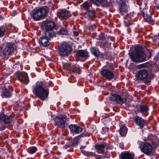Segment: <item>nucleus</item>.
I'll return each instance as SVG.
<instances>
[{
  "mask_svg": "<svg viewBox=\"0 0 159 159\" xmlns=\"http://www.w3.org/2000/svg\"><path fill=\"white\" fill-rule=\"evenodd\" d=\"M143 140L145 141L142 147L139 146L141 151L145 154L150 155L153 150V147L152 144L155 146H159V142L157 137L152 134H149L148 136L143 138Z\"/></svg>",
  "mask_w": 159,
  "mask_h": 159,
  "instance_id": "nucleus-1",
  "label": "nucleus"
},
{
  "mask_svg": "<svg viewBox=\"0 0 159 159\" xmlns=\"http://www.w3.org/2000/svg\"><path fill=\"white\" fill-rule=\"evenodd\" d=\"M129 56L132 61L134 62H141L144 61L146 57L144 53L143 49L140 46L135 47V53H131Z\"/></svg>",
  "mask_w": 159,
  "mask_h": 159,
  "instance_id": "nucleus-2",
  "label": "nucleus"
},
{
  "mask_svg": "<svg viewBox=\"0 0 159 159\" xmlns=\"http://www.w3.org/2000/svg\"><path fill=\"white\" fill-rule=\"evenodd\" d=\"M137 78L139 80L143 81L145 84L148 85L150 84L151 80L154 78V75L149 74L147 70H142L138 72L137 75Z\"/></svg>",
  "mask_w": 159,
  "mask_h": 159,
  "instance_id": "nucleus-3",
  "label": "nucleus"
},
{
  "mask_svg": "<svg viewBox=\"0 0 159 159\" xmlns=\"http://www.w3.org/2000/svg\"><path fill=\"white\" fill-rule=\"evenodd\" d=\"M33 92L37 97L42 100L46 99L49 94L48 89L43 88L41 86H38L35 88Z\"/></svg>",
  "mask_w": 159,
  "mask_h": 159,
  "instance_id": "nucleus-4",
  "label": "nucleus"
},
{
  "mask_svg": "<svg viewBox=\"0 0 159 159\" xmlns=\"http://www.w3.org/2000/svg\"><path fill=\"white\" fill-rule=\"evenodd\" d=\"M43 24L45 27V33L48 32L49 34L55 36V33L53 31L55 26V23L52 21L45 20L43 22Z\"/></svg>",
  "mask_w": 159,
  "mask_h": 159,
  "instance_id": "nucleus-5",
  "label": "nucleus"
},
{
  "mask_svg": "<svg viewBox=\"0 0 159 159\" xmlns=\"http://www.w3.org/2000/svg\"><path fill=\"white\" fill-rule=\"evenodd\" d=\"M54 36L49 34V33L48 32L47 33H44V36L40 38L39 39V43L40 44L43 46L46 47L49 45L50 43L49 40L52 38Z\"/></svg>",
  "mask_w": 159,
  "mask_h": 159,
  "instance_id": "nucleus-6",
  "label": "nucleus"
},
{
  "mask_svg": "<svg viewBox=\"0 0 159 159\" xmlns=\"http://www.w3.org/2000/svg\"><path fill=\"white\" fill-rule=\"evenodd\" d=\"M47 13V10L43 8L38 9L33 13V18L35 20H39Z\"/></svg>",
  "mask_w": 159,
  "mask_h": 159,
  "instance_id": "nucleus-7",
  "label": "nucleus"
},
{
  "mask_svg": "<svg viewBox=\"0 0 159 159\" xmlns=\"http://www.w3.org/2000/svg\"><path fill=\"white\" fill-rule=\"evenodd\" d=\"M66 116L65 115H61L57 116L55 119V123L59 127L64 128L66 126Z\"/></svg>",
  "mask_w": 159,
  "mask_h": 159,
  "instance_id": "nucleus-8",
  "label": "nucleus"
},
{
  "mask_svg": "<svg viewBox=\"0 0 159 159\" xmlns=\"http://www.w3.org/2000/svg\"><path fill=\"white\" fill-rule=\"evenodd\" d=\"M16 75L18 79L23 84H26L29 82L27 73L23 72H18L16 73Z\"/></svg>",
  "mask_w": 159,
  "mask_h": 159,
  "instance_id": "nucleus-9",
  "label": "nucleus"
},
{
  "mask_svg": "<svg viewBox=\"0 0 159 159\" xmlns=\"http://www.w3.org/2000/svg\"><path fill=\"white\" fill-rule=\"evenodd\" d=\"M71 51V47L66 44H63L59 49V53L63 56H67Z\"/></svg>",
  "mask_w": 159,
  "mask_h": 159,
  "instance_id": "nucleus-10",
  "label": "nucleus"
},
{
  "mask_svg": "<svg viewBox=\"0 0 159 159\" xmlns=\"http://www.w3.org/2000/svg\"><path fill=\"white\" fill-rule=\"evenodd\" d=\"M101 73L103 77L109 80H111L114 78V76L113 73L108 69L102 70Z\"/></svg>",
  "mask_w": 159,
  "mask_h": 159,
  "instance_id": "nucleus-11",
  "label": "nucleus"
},
{
  "mask_svg": "<svg viewBox=\"0 0 159 159\" xmlns=\"http://www.w3.org/2000/svg\"><path fill=\"white\" fill-rule=\"evenodd\" d=\"M88 53L85 50H78L76 54L77 57L75 58V60L78 61H82L81 58L85 60L88 57Z\"/></svg>",
  "mask_w": 159,
  "mask_h": 159,
  "instance_id": "nucleus-12",
  "label": "nucleus"
},
{
  "mask_svg": "<svg viewBox=\"0 0 159 159\" xmlns=\"http://www.w3.org/2000/svg\"><path fill=\"white\" fill-rule=\"evenodd\" d=\"M110 99L113 101H116L119 104H123L126 101L125 98H122L120 96L116 94H113L111 96Z\"/></svg>",
  "mask_w": 159,
  "mask_h": 159,
  "instance_id": "nucleus-13",
  "label": "nucleus"
},
{
  "mask_svg": "<svg viewBox=\"0 0 159 159\" xmlns=\"http://www.w3.org/2000/svg\"><path fill=\"white\" fill-rule=\"evenodd\" d=\"M133 119L135 122L136 124L138 125L140 128H143L146 124L145 120L141 117L136 116L133 118Z\"/></svg>",
  "mask_w": 159,
  "mask_h": 159,
  "instance_id": "nucleus-14",
  "label": "nucleus"
},
{
  "mask_svg": "<svg viewBox=\"0 0 159 159\" xmlns=\"http://www.w3.org/2000/svg\"><path fill=\"white\" fill-rule=\"evenodd\" d=\"M69 128L71 133L74 134H79L82 131V128L75 125H70L69 126Z\"/></svg>",
  "mask_w": 159,
  "mask_h": 159,
  "instance_id": "nucleus-15",
  "label": "nucleus"
},
{
  "mask_svg": "<svg viewBox=\"0 0 159 159\" xmlns=\"http://www.w3.org/2000/svg\"><path fill=\"white\" fill-rule=\"evenodd\" d=\"M69 12L66 10H61L57 13V16L61 20L66 19L69 16Z\"/></svg>",
  "mask_w": 159,
  "mask_h": 159,
  "instance_id": "nucleus-16",
  "label": "nucleus"
},
{
  "mask_svg": "<svg viewBox=\"0 0 159 159\" xmlns=\"http://www.w3.org/2000/svg\"><path fill=\"white\" fill-rule=\"evenodd\" d=\"M14 50L13 44L11 43H8L6 46L3 51V54L4 55H8L12 53Z\"/></svg>",
  "mask_w": 159,
  "mask_h": 159,
  "instance_id": "nucleus-17",
  "label": "nucleus"
},
{
  "mask_svg": "<svg viewBox=\"0 0 159 159\" xmlns=\"http://www.w3.org/2000/svg\"><path fill=\"white\" fill-rule=\"evenodd\" d=\"M65 68L78 74H80V69L78 66H75L71 64L68 65L67 66L65 67Z\"/></svg>",
  "mask_w": 159,
  "mask_h": 159,
  "instance_id": "nucleus-18",
  "label": "nucleus"
},
{
  "mask_svg": "<svg viewBox=\"0 0 159 159\" xmlns=\"http://www.w3.org/2000/svg\"><path fill=\"white\" fill-rule=\"evenodd\" d=\"M141 15L145 21L153 25L154 24V20L149 15L145 14L143 12H141Z\"/></svg>",
  "mask_w": 159,
  "mask_h": 159,
  "instance_id": "nucleus-19",
  "label": "nucleus"
},
{
  "mask_svg": "<svg viewBox=\"0 0 159 159\" xmlns=\"http://www.w3.org/2000/svg\"><path fill=\"white\" fill-rule=\"evenodd\" d=\"M2 118L3 122L6 124H8L12 122V120L8 116H6L3 114L1 115V119Z\"/></svg>",
  "mask_w": 159,
  "mask_h": 159,
  "instance_id": "nucleus-20",
  "label": "nucleus"
},
{
  "mask_svg": "<svg viewBox=\"0 0 159 159\" xmlns=\"http://www.w3.org/2000/svg\"><path fill=\"white\" fill-rule=\"evenodd\" d=\"M134 155L128 152H125L122 155V159H134Z\"/></svg>",
  "mask_w": 159,
  "mask_h": 159,
  "instance_id": "nucleus-21",
  "label": "nucleus"
},
{
  "mask_svg": "<svg viewBox=\"0 0 159 159\" xmlns=\"http://www.w3.org/2000/svg\"><path fill=\"white\" fill-rule=\"evenodd\" d=\"M128 8L127 6L123 3H121L120 7V11L122 15H123L127 13Z\"/></svg>",
  "mask_w": 159,
  "mask_h": 159,
  "instance_id": "nucleus-22",
  "label": "nucleus"
},
{
  "mask_svg": "<svg viewBox=\"0 0 159 159\" xmlns=\"http://www.w3.org/2000/svg\"><path fill=\"white\" fill-rule=\"evenodd\" d=\"M94 16V13L92 11H88L85 14V17L90 20H93V17Z\"/></svg>",
  "mask_w": 159,
  "mask_h": 159,
  "instance_id": "nucleus-23",
  "label": "nucleus"
},
{
  "mask_svg": "<svg viewBox=\"0 0 159 159\" xmlns=\"http://www.w3.org/2000/svg\"><path fill=\"white\" fill-rule=\"evenodd\" d=\"M127 129L125 125H123L120 128L119 133L122 136H125L127 133Z\"/></svg>",
  "mask_w": 159,
  "mask_h": 159,
  "instance_id": "nucleus-24",
  "label": "nucleus"
},
{
  "mask_svg": "<svg viewBox=\"0 0 159 159\" xmlns=\"http://www.w3.org/2000/svg\"><path fill=\"white\" fill-rule=\"evenodd\" d=\"M148 108L146 105H141L139 106V111L141 113L147 112Z\"/></svg>",
  "mask_w": 159,
  "mask_h": 159,
  "instance_id": "nucleus-25",
  "label": "nucleus"
},
{
  "mask_svg": "<svg viewBox=\"0 0 159 159\" xmlns=\"http://www.w3.org/2000/svg\"><path fill=\"white\" fill-rule=\"evenodd\" d=\"M2 97L9 98L11 96V93L6 88L5 90H3L2 92Z\"/></svg>",
  "mask_w": 159,
  "mask_h": 159,
  "instance_id": "nucleus-26",
  "label": "nucleus"
},
{
  "mask_svg": "<svg viewBox=\"0 0 159 159\" xmlns=\"http://www.w3.org/2000/svg\"><path fill=\"white\" fill-rule=\"evenodd\" d=\"M106 147V144L104 143L101 144L97 145L95 146V149L100 151H103L104 148Z\"/></svg>",
  "mask_w": 159,
  "mask_h": 159,
  "instance_id": "nucleus-27",
  "label": "nucleus"
},
{
  "mask_svg": "<svg viewBox=\"0 0 159 159\" xmlns=\"http://www.w3.org/2000/svg\"><path fill=\"white\" fill-rule=\"evenodd\" d=\"M90 51L91 53L96 57H98L99 54V50L97 48L92 47L90 48Z\"/></svg>",
  "mask_w": 159,
  "mask_h": 159,
  "instance_id": "nucleus-28",
  "label": "nucleus"
},
{
  "mask_svg": "<svg viewBox=\"0 0 159 159\" xmlns=\"http://www.w3.org/2000/svg\"><path fill=\"white\" fill-rule=\"evenodd\" d=\"M81 151L82 153L84 155L86 156H93L95 155V154L94 153L92 152L86 151L84 150H81Z\"/></svg>",
  "mask_w": 159,
  "mask_h": 159,
  "instance_id": "nucleus-29",
  "label": "nucleus"
},
{
  "mask_svg": "<svg viewBox=\"0 0 159 159\" xmlns=\"http://www.w3.org/2000/svg\"><path fill=\"white\" fill-rule=\"evenodd\" d=\"M58 33L61 34L66 35L67 33V31L66 28V26H65L63 27L59 30L58 32Z\"/></svg>",
  "mask_w": 159,
  "mask_h": 159,
  "instance_id": "nucleus-30",
  "label": "nucleus"
},
{
  "mask_svg": "<svg viewBox=\"0 0 159 159\" xmlns=\"http://www.w3.org/2000/svg\"><path fill=\"white\" fill-rule=\"evenodd\" d=\"M37 150V148L35 147H31L28 150V152L31 154L34 153Z\"/></svg>",
  "mask_w": 159,
  "mask_h": 159,
  "instance_id": "nucleus-31",
  "label": "nucleus"
},
{
  "mask_svg": "<svg viewBox=\"0 0 159 159\" xmlns=\"http://www.w3.org/2000/svg\"><path fill=\"white\" fill-rule=\"evenodd\" d=\"M82 7L87 11H88L89 8V5L87 2H84L81 5Z\"/></svg>",
  "mask_w": 159,
  "mask_h": 159,
  "instance_id": "nucleus-32",
  "label": "nucleus"
},
{
  "mask_svg": "<svg viewBox=\"0 0 159 159\" xmlns=\"http://www.w3.org/2000/svg\"><path fill=\"white\" fill-rule=\"evenodd\" d=\"M100 45L101 47L103 48L108 47V46L107 45V42H100Z\"/></svg>",
  "mask_w": 159,
  "mask_h": 159,
  "instance_id": "nucleus-33",
  "label": "nucleus"
},
{
  "mask_svg": "<svg viewBox=\"0 0 159 159\" xmlns=\"http://www.w3.org/2000/svg\"><path fill=\"white\" fill-rule=\"evenodd\" d=\"M5 28L4 27H1V37L4 36V32L5 31Z\"/></svg>",
  "mask_w": 159,
  "mask_h": 159,
  "instance_id": "nucleus-34",
  "label": "nucleus"
},
{
  "mask_svg": "<svg viewBox=\"0 0 159 159\" xmlns=\"http://www.w3.org/2000/svg\"><path fill=\"white\" fill-rule=\"evenodd\" d=\"M96 28V26L95 25H91L89 27V30H94Z\"/></svg>",
  "mask_w": 159,
  "mask_h": 159,
  "instance_id": "nucleus-35",
  "label": "nucleus"
},
{
  "mask_svg": "<svg viewBox=\"0 0 159 159\" xmlns=\"http://www.w3.org/2000/svg\"><path fill=\"white\" fill-rule=\"evenodd\" d=\"M104 35L102 34H101L99 37V39L102 40H104Z\"/></svg>",
  "mask_w": 159,
  "mask_h": 159,
  "instance_id": "nucleus-36",
  "label": "nucleus"
},
{
  "mask_svg": "<svg viewBox=\"0 0 159 159\" xmlns=\"http://www.w3.org/2000/svg\"><path fill=\"white\" fill-rule=\"evenodd\" d=\"M144 66L143 64H141L137 65V67L138 69H140L142 68H143Z\"/></svg>",
  "mask_w": 159,
  "mask_h": 159,
  "instance_id": "nucleus-37",
  "label": "nucleus"
},
{
  "mask_svg": "<svg viewBox=\"0 0 159 159\" xmlns=\"http://www.w3.org/2000/svg\"><path fill=\"white\" fill-rule=\"evenodd\" d=\"M73 33H74V35L75 36H77L79 34L78 33L77 31H74L73 32Z\"/></svg>",
  "mask_w": 159,
  "mask_h": 159,
  "instance_id": "nucleus-38",
  "label": "nucleus"
},
{
  "mask_svg": "<svg viewBox=\"0 0 159 159\" xmlns=\"http://www.w3.org/2000/svg\"><path fill=\"white\" fill-rule=\"evenodd\" d=\"M102 117L103 118H106L108 117V116L107 115L104 114L102 116Z\"/></svg>",
  "mask_w": 159,
  "mask_h": 159,
  "instance_id": "nucleus-39",
  "label": "nucleus"
},
{
  "mask_svg": "<svg viewBox=\"0 0 159 159\" xmlns=\"http://www.w3.org/2000/svg\"><path fill=\"white\" fill-rule=\"evenodd\" d=\"M120 147L121 148V149H124V145L122 144H120Z\"/></svg>",
  "mask_w": 159,
  "mask_h": 159,
  "instance_id": "nucleus-40",
  "label": "nucleus"
},
{
  "mask_svg": "<svg viewBox=\"0 0 159 159\" xmlns=\"http://www.w3.org/2000/svg\"><path fill=\"white\" fill-rule=\"evenodd\" d=\"M16 14V11H14L12 13V16H15V15Z\"/></svg>",
  "mask_w": 159,
  "mask_h": 159,
  "instance_id": "nucleus-41",
  "label": "nucleus"
},
{
  "mask_svg": "<svg viewBox=\"0 0 159 159\" xmlns=\"http://www.w3.org/2000/svg\"><path fill=\"white\" fill-rule=\"evenodd\" d=\"M69 145H65V146H64V148H65V149H66L67 148L69 147Z\"/></svg>",
  "mask_w": 159,
  "mask_h": 159,
  "instance_id": "nucleus-42",
  "label": "nucleus"
},
{
  "mask_svg": "<svg viewBox=\"0 0 159 159\" xmlns=\"http://www.w3.org/2000/svg\"><path fill=\"white\" fill-rule=\"evenodd\" d=\"M86 148V146H81V147L80 148V149H84V148Z\"/></svg>",
  "mask_w": 159,
  "mask_h": 159,
  "instance_id": "nucleus-43",
  "label": "nucleus"
},
{
  "mask_svg": "<svg viewBox=\"0 0 159 159\" xmlns=\"http://www.w3.org/2000/svg\"><path fill=\"white\" fill-rule=\"evenodd\" d=\"M156 7L157 9H159V5H158L157 6H156Z\"/></svg>",
  "mask_w": 159,
  "mask_h": 159,
  "instance_id": "nucleus-44",
  "label": "nucleus"
},
{
  "mask_svg": "<svg viewBox=\"0 0 159 159\" xmlns=\"http://www.w3.org/2000/svg\"><path fill=\"white\" fill-rule=\"evenodd\" d=\"M1 17V19L2 18V19H3L4 18V16L3 15Z\"/></svg>",
  "mask_w": 159,
  "mask_h": 159,
  "instance_id": "nucleus-45",
  "label": "nucleus"
},
{
  "mask_svg": "<svg viewBox=\"0 0 159 159\" xmlns=\"http://www.w3.org/2000/svg\"><path fill=\"white\" fill-rule=\"evenodd\" d=\"M157 57L159 59V53L157 55Z\"/></svg>",
  "mask_w": 159,
  "mask_h": 159,
  "instance_id": "nucleus-46",
  "label": "nucleus"
},
{
  "mask_svg": "<svg viewBox=\"0 0 159 159\" xmlns=\"http://www.w3.org/2000/svg\"><path fill=\"white\" fill-rule=\"evenodd\" d=\"M5 126H3L2 129H5Z\"/></svg>",
  "mask_w": 159,
  "mask_h": 159,
  "instance_id": "nucleus-47",
  "label": "nucleus"
}]
</instances>
